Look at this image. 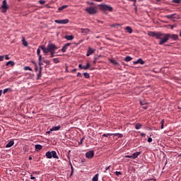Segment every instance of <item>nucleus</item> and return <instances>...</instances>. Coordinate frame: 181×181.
Here are the masks:
<instances>
[{"label":"nucleus","instance_id":"nucleus-48","mask_svg":"<svg viewBox=\"0 0 181 181\" xmlns=\"http://www.w3.org/2000/svg\"><path fill=\"white\" fill-rule=\"evenodd\" d=\"M147 141H148V143H151V142H152V138H151V137H148V140H147Z\"/></svg>","mask_w":181,"mask_h":181},{"label":"nucleus","instance_id":"nucleus-34","mask_svg":"<svg viewBox=\"0 0 181 181\" xmlns=\"http://www.w3.org/2000/svg\"><path fill=\"white\" fill-rule=\"evenodd\" d=\"M43 63H45V64H47V66L50 65V61L47 59H44Z\"/></svg>","mask_w":181,"mask_h":181},{"label":"nucleus","instance_id":"nucleus-32","mask_svg":"<svg viewBox=\"0 0 181 181\" xmlns=\"http://www.w3.org/2000/svg\"><path fill=\"white\" fill-rule=\"evenodd\" d=\"M52 60L55 64L60 63V60H59V58H54Z\"/></svg>","mask_w":181,"mask_h":181},{"label":"nucleus","instance_id":"nucleus-29","mask_svg":"<svg viewBox=\"0 0 181 181\" xmlns=\"http://www.w3.org/2000/svg\"><path fill=\"white\" fill-rule=\"evenodd\" d=\"M124 60L125 62H131V60H132V57L127 56L125 57Z\"/></svg>","mask_w":181,"mask_h":181},{"label":"nucleus","instance_id":"nucleus-10","mask_svg":"<svg viewBox=\"0 0 181 181\" xmlns=\"http://www.w3.org/2000/svg\"><path fill=\"white\" fill-rule=\"evenodd\" d=\"M69 46H71V43H66L64 45V46L62 47V52L63 53H66V52L67 51V48L69 47Z\"/></svg>","mask_w":181,"mask_h":181},{"label":"nucleus","instance_id":"nucleus-28","mask_svg":"<svg viewBox=\"0 0 181 181\" xmlns=\"http://www.w3.org/2000/svg\"><path fill=\"white\" fill-rule=\"evenodd\" d=\"M92 181H98V174H96L92 179Z\"/></svg>","mask_w":181,"mask_h":181},{"label":"nucleus","instance_id":"nucleus-44","mask_svg":"<svg viewBox=\"0 0 181 181\" xmlns=\"http://www.w3.org/2000/svg\"><path fill=\"white\" fill-rule=\"evenodd\" d=\"M181 0H173V4H180Z\"/></svg>","mask_w":181,"mask_h":181},{"label":"nucleus","instance_id":"nucleus-37","mask_svg":"<svg viewBox=\"0 0 181 181\" xmlns=\"http://www.w3.org/2000/svg\"><path fill=\"white\" fill-rule=\"evenodd\" d=\"M33 63L35 66V71H37V70H39V67L37 66V64H36V62H33Z\"/></svg>","mask_w":181,"mask_h":181},{"label":"nucleus","instance_id":"nucleus-4","mask_svg":"<svg viewBox=\"0 0 181 181\" xmlns=\"http://www.w3.org/2000/svg\"><path fill=\"white\" fill-rule=\"evenodd\" d=\"M89 15H94L97 13V7H93V6H89L85 9Z\"/></svg>","mask_w":181,"mask_h":181},{"label":"nucleus","instance_id":"nucleus-51","mask_svg":"<svg viewBox=\"0 0 181 181\" xmlns=\"http://www.w3.org/2000/svg\"><path fill=\"white\" fill-rule=\"evenodd\" d=\"M31 180H34V179H36L33 175H30Z\"/></svg>","mask_w":181,"mask_h":181},{"label":"nucleus","instance_id":"nucleus-58","mask_svg":"<svg viewBox=\"0 0 181 181\" xmlns=\"http://www.w3.org/2000/svg\"><path fill=\"white\" fill-rule=\"evenodd\" d=\"M98 23H103V22L102 21L100 20H97Z\"/></svg>","mask_w":181,"mask_h":181},{"label":"nucleus","instance_id":"nucleus-64","mask_svg":"<svg viewBox=\"0 0 181 181\" xmlns=\"http://www.w3.org/2000/svg\"><path fill=\"white\" fill-rule=\"evenodd\" d=\"M108 169H110V166H109V167H107V168H105V170H108Z\"/></svg>","mask_w":181,"mask_h":181},{"label":"nucleus","instance_id":"nucleus-43","mask_svg":"<svg viewBox=\"0 0 181 181\" xmlns=\"http://www.w3.org/2000/svg\"><path fill=\"white\" fill-rule=\"evenodd\" d=\"M110 63H112V64H117V61H115V59H110Z\"/></svg>","mask_w":181,"mask_h":181},{"label":"nucleus","instance_id":"nucleus-19","mask_svg":"<svg viewBox=\"0 0 181 181\" xmlns=\"http://www.w3.org/2000/svg\"><path fill=\"white\" fill-rule=\"evenodd\" d=\"M65 39H66V40H73V39H74V36H73V35H66Z\"/></svg>","mask_w":181,"mask_h":181},{"label":"nucleus","instance_id":"nucleus-50","mask_svg":"<svg viewBox=\"0 0 181 181\" xmlns=\"http://www.w3.org/2000/svg\"><path fill=\"white\" fill-rule=\"evenodd\" d=\"M141 136L145 138L146 136V134L145 133H141Z\"/></svg>","mask_w":181,"mask_h":181},{"label":"nucleus","instance_id":"nucleus-30","mask_svg":"<svg viewBox=\"0 0 181 181\" xmlns=\"http://www.w3.org/2000/svg\"><path fill=\"white\" fill-rule=\"evenodd\" d=\"M8 91H12V90L11 89V88H8L4 89V90H3V93H4V94H6V93H7Z\"/></svg>","mask_w":181,"mask_h":181},{"label":"nucleus","instance_id":"nucleus-3","mask_svg":"<svg viewBox=\"0 0 181 181\" xmlns=\"http://www.w3.org/2000/svg\"><path fill=\"white\" fill-rule=\"evenodd\" d=\"M98 6L100 11H103L104 12H105V11H109V12H112V9H113L112 7L107 4H100Z\"/></svg>","mask_w":181,"mask_h":181},{"label":"nucleus","instance_id":"nucleus-54","mask_svg":"<svg viewBox=\"0 0 181 181\" xmlns=\"http://www.w3.org/2000/svg\"><path fill=\"white\" fill-rule=\"evenodd\" d=\"M78 67H79V69H83V65L81 64H80L79 65H78Z\"/></svg>","mask_w":181,"mask_h":181},{"label":"nucleus","instance_id":"nucleus-24","mask_svg":"<svg viewBox=\"0 0 181 181\" xmlns=\"http://www.w3.org/2000/svg\"><path fill=\"white\" fill-rule=\"evenodd\" d=\"M15 66V62L13 61H8V62H6V66Z\"/></svg>","mask_w":181,"mask_h":181},{"label":"nucleus","instance_id":"nucleus-6","mask_svg":"<svg viewBox=\"0 0 181 181\" xmlns=\"http://www.w3.org/2000/svg\"><path fill=\"white\" fill-rule=\"evenodd\" d=\"M2 4H3L1 6L2 12L5 13V12H6V11H8V9L9 8V6H8V3L6 2V0H4Z\"/></svg>","mask_w":181,"mask_h":181},{"label":"nucleus","instance_id":"nucleus-53","mask_svg":"<svg viewBox=\"0 0 181 181\" xmlns=\"http://www.w3.org/2000/svg\"><path fill=\"white\" fill-rule=\"evenodd\" d=\"M118 24H113L111 25L112 28H115L116 26H118Z\"/></svg>","mask_w":181,"mask_h":181},{"label":"nucleus","instance_id":"nucleus-47","mask_svg":"<svg viewBox=\"0 0 181 181\" xmlns=\"http://www.w3.org/2000/svg\"><path fill=\"white\" fill-rule=\"evenodd\" d=\"M85 139V138L84 137H83L81 139V141H80V142H79V144H81V145H83V141Z\"/></svg>","mask_w":181,"mask_h":181},{"label":"nucleus","instance_id":"nucleus-41","mask_svg":"<svg viewBox=\"0 0 181 181\" xmlns=\"http://www.w3.org/2000/svg\"><path fill=\"white\" fill-rule=\"evenodd\" d=\"M24 70H29V71H32V68L30 66H25Z\"/></svg>","mask_w":181,"mask_h":181},{"label":"nucleus","instance_id":"nucleus-12","mask_svg":"<svg viewBox=\"0 0 181 181\" xmlns=\"http://www.w3.org/2000/svg\"><path fill=\"white\" fill-rule=\"evenodd\" d=\"M95 52V49H93L91 47H88V52L86 54L87 57H88V56H91V54H93V53H94Z\"/></svg>","mask_w":181,"mask_h":181},{"label":"nucleus","instance_id":"nucleus-38","mask_svg":"<svg viewBox=\"0 0 181 181\" xmlns=\"http://www.w3.org/2000/svg\"><path fill=\"white\" fill-rule=\"evenodd\" d=\"M39 4H40V5H45L46 4V1L40 0Z\"/></svg>","mask_w":181,"mask_h":181},{"label":"nucleus","instance_id":"nucleus-45","mask_svg":"<svg viewBox=\"0 0 181 181\" xmlns=\"http://www.w3.org/2000/svg\"><path fill=\"white\" fill-rule=\"evenodd\" d=\"M38 64L40 67H42V66H43V63H42V61H38Z\"/></svg>","mask_w":181,"mask_h":181},{"label":"nucleus","instance_id":"nucleus-60","mask_svg":"<svg viewBox=\"0 0 181 181\" xmlns=\"http://www.w3.org/2000/svg\"><path fill=\"white\" fill-rule=\"evenodd\" d=\"M87 4H88V5H94V3H93V2H91V3L87 2Z\"/></svg>","mask_w":181,"mask_h":181},{"label":"nucleus","instance_id":"nucleus-59","mask_svg":"<svg viewBox=\"0 0 181 181\" xmlns=\"http://www.w3.org/2000/svg\"><path fill=\"white\" fill-rule=\"evenodd\" d=\"M76 71H77V69H74L71 72H72V73H74V72H76Z\"/></svg>","mask_w":181,"mask_h":181},{"label":"nucleus","instance_id":"nucleus-20","mask_svg":"<svg viewBox=\"0 0 181 181\" xmlns=\"http://www.w3.org/2000/svg\"><path fill=\"white\" fill-rule=\"evenodd\" d=\"M125 30H127L128 33H132V28L129 26L126 27Z\"/></svg>","mask_w":181,"mask_h":181},{"label":"nucleus","instance_id":"nucleus-46","mask_svg":"<svg viewBox=\"0 0 181 181\" xmlns=\"http://www.w3.org/2000/svg\"><path fill=\"white\" fill-rule=\"evenodd\" d=\"M38 62H42V54L41 55H38Z\"/></svg>","mask_w":181,"mask_h":181},{"label":"nucleus","instance_id":"nucleus-11","mask_svg":"<svg viewBox=\"0 0 181 181\" xmlns=\"http://www.w3.org/2000/svg\"><path fill=\"white\" fill-rule=\"evenodd\" d=\"M90 32L91 31L88 28H81V33H83V35H88Z\"/></svg>","mask_w":181,"mask_h":181},{"label":"nucleus","instance_id":"nucleus-17","mask_svg":"<svg viewBox=\"0 0 181 181\" xmlns=\"http://www.w3.org/2000/svg\"><path fill=\"white\" fill-rule=\"evenodd\" d=\"M15 142L13 141H11L6 145V148H11V146H13Z\"/></svg>","mask_w":181,"mask_h":181},{"label":"nucleus","instance_id":"nucleus-31","mask_svg":"<svg viewBox=\"0 0 181 181\" xmlns=\"http://www.w3.org/2000/svg\"><path fill=\"white\" fill-rule=\"evenodd\" d=\"M168 19H173L175 18V14H170L167 16Z\"/></svg>","mask_w":181,"mask_h":181},{"label":"nucleus","instance_id":"nucleus-2","mask_svg":"<svg viewBox=\"0 0 181 181\" xmlns=\"http://www.w3.org/2000/svg\"><path fill=\"white\" fill-rule=\"evenodd\" d=\"M45 156L47 159H52V158H54V159H59V156H57V153H56L55 151H47L45 153Z\"/></svg>","mask_w":181,"mask_h":181},{"label":"nucleus","instance_id":"nucleus-1","mask_svg":"<svg viewBox=\"0 0 181 181\" xmlns=\"http://www.w3.org/2000/svg\"><path fill=\"white\" fill-rule=\"evenodd\" d=\"M148 36H151V37H156L159 41L158 44L160 45H165L169 40V39H173V40H177L179 39V35L177 34H169V33H163L160 32H155L151 31L148 33Z\"/></svg>","mask_w":181,"mask_h":181},{"label":"nucleus","instance_id":"nucleus-63","mask_svg":"<svg viewBox=\"0 0 181 181\" xmlns=\"http://www.w3.org/2000/svg\"><path fill=\"white\" fill-rule=\"evenodd\" d=\"M53 131H50V129H49V131H48V132H47V134H50L51 132H52Z\"/></svg>","mask_w":181,"mask_h":181},{"label":"nucleus","instance_id":"nucleus-18","mask_svg":"<svg viewBox=\"0 0 181 181\" xmlns=\"http://www.w3.org/2000/svg\"><path fill=\"white\" fill-rule=\"evenodd\" d=\"M40 77H42V66L40 67L39 73L37 75V80H40Z\"/></svg>","mask_w":181,"mask_h":181},{"label":"nucleus","instance_id":"nucleus-62","mask_svg":"<svg viewBox=\"0 0 181 181\" xmlns=\"http://www.w3.org/2000/svg\"><path fill=\"white\" fill-rule=\"evenodd\" d=\"M2 93H3V90H0V97H1V95H2Z\"/></svg>","mask_w":181,"mask_h":181},{"label":"nucleus","instance_id":"nucleus-27","mask_svg":"<svg viewBox=\"0 0 181 181\" xmlns=\"http://www.w3.org/2000/svg\"><path fill=\"white\" fill-rule=\"evenodd\" d=\"M140 105H148V103H146L145 100H140Z\"/></svg>","mask_w":181,"mask_h":181},{"label":"nucleus","instance_id":"nucleus-25","mask_svg":"<svg viewBox=\"0 0 181 181\" xmlns=\"http://www.w3.org/2000/svg\"><path fill=\"white\" fill-rule=\"evenodd\" d=\"M141 128H142V124H141L139 123L136 124V125H135L136 129H141Z\"/></svg>","mask_w":181,"mask_h":181},{"label":"nucleus","instance_id":"nucleus-14","mask_svg":"<svg viewBox=\"0 0 181 181\" xmlns=\"http://www.w3.org/2000/svg\"><path fill=\"white\" fill-rule=\"evenodd\" d=\"M139 155H141V151L133 153V155H132V159H136Z\"/></svg>","mask_w":181,"mask_h":181},{"label":"nucleus","instance_id":"nucleus-21","mask_svg":"<svg viewBox=\"0 0 181 181\" xmlns=\"http://www.w3.org/2000/svg\"><path fill=\"white\" fill-rule=\"evenodd\" d=\"M90 66H91V64H90V63H87L86 66H83V70H88V69H90Z\"/></svg>","mask_w":181,"mask_h":181},{"label":"nucleus","instance_id":"nucleus-42","mask_svg":"<svg viewBox=\"0 0 181 181\" xmlns=\"http://www.w3.org/2000/svg\"><path fill=\"white\" fill-rule=\"evenodd\" d=\"M50 53V57H54V53H55V51H52V52H49Z\"/></svg>","mask_w":181,"mask_h":181},{"label":"nucleus","instance_id":"nucleus-49","mask_svg":"<svg viewBox=\"0 0 181 181\" xmlns=\"http://www.w3.org/2000/svg\"><path fill=\"white\" fill-rule=\"evenodd\" d=\"M77 77H83V75H81V73L78 72L77 74Z\"/></svg>","mask_w":181,"mask_h":181},{"label":"nucleus","instance_id":"nucleus-26","mask_svg":"<svg viewBox=\"0 0 181 181\" xmlns=\"http://www.w3.org/2000/svg\"><path fill=\"white\" fill-rule=\"evenodd\" d=\"M113 136V133H108V134H103V136L105 137V138H107L108 136Z\"/></svg>","mask_w":181,"mask_h":181},{"label":"nucleus","instance_id":"nucleus-57","mask_svg":"<svg viewBox=\"0 0 181 181\" xmlns=\"http://www.w3.org/2000/svg\"><path fill=\"white\" fill-rule=\"evenodd\" d=\"M92 1H95V2H103V0H92Z\"/></svg>","mask_w":181,"mask_h":181},{"label":"nucleus","instance_id":"nucleus-8","mask_svg":"<svg viewBox=\"0 0 181 181\" xmlns=\"http://www.w3.org/2000/svg\"><path fill=\"white\" fill-rule=\"evenodd\" d=\"M86 157L88 159H93L94 158V151H89L86 153Z\"/></svg>","mask_w":181,"mask_h":181},{"label":"nucleus","instance_id":"nucleus-56","mask_svg":"<svg viewBox=\"0 0 181 181\" xmlns=\"http://www.w3.org/2000/svg\"><path fill=\"white\" fill-rule=\"evenodd\" d=\"M124 158H130L131 159H132V156H125Z\"/></svg>","mask_w":181,"mask_h":181},{"label":"nucleus","instance_id":"nucleus-15","mask_svg":"<svg viewBox=\"0 0 181 181\" xmlns=\"http://www.w3.org/2000/svg\"><path fill=\"white\" fill-rule=\"evenodd\" d=\"M60 128H62V127L60 125L54 126L50 129V131H59L60 129Z\"/></svg>","mask_w":181,"mask_h":181},{"label":"nucleus","instance_id":"nucleus-55","mask_svg":"<svg viewBox=\"0 0 181 181\" xmlns=\"http://www.w3.org/2000/svg\"><path fill=\"white\" fill-rule=\"evenodd\" d=\"M5 59H6V60H9V56L8 55H6L5 56Z\"/></svg>","mask_w":181,"mask_h":181},{"label":"nucleus","instance_id":"nucleus-33","mask_svg":"<svg viewBox=\"0 0 181 181\" xmlns=\"http://www.w3.org/2000/svg\"><path fill=\"white\" fill-rule=\"evenodd\" d=\"M83 76L85 78H90V74L88 73H83Z\"/></svg>","mask_w":181,"mask_h":181},{"label":"nucleus","instance_id":"nucleus-52","mask_svg":"<svg viewBox=\"0 0 181 181\" xmlns=\"http://www.w3.org/2000/svg\"><path fill=\"white\" fill-rule=\"evenodd\" d=\"M0 62H4V56H0Z\"/></svg>","mask_w":181,"mask_h":181},{"label":"nucleus","instance_id":"nucleus-7","mask_svg":"<svg viewBox=\"0 0 181 181\" xmlns=\"http://www.w3.org/2000/svg\"><path fill=\"white\" fill-rule=\"evenodd\" d=\"M55 23H59L61 25H67L70 21L69 19H64V20H55Z\"/></svg>","mask_w":181,"mask_h":181},{"label":"nucleus","instance_id":"nucleus-22","mask_svg":"<svg viewBox=\"0 0 181 181\" xmlns=\"http://www.w3.org/2000/svg\"><path fill=\"white\" fill-rule=\"evenodd\" d=\"M66 8H69V6L68 5H64L61 7H59L58 11H63V9H66Z\"/></svg>","mask_w":181,"mask_h":181},{"label":"nucleus","instance_id":"nucleus-23","mask_svg":"<svg viewBox=\"0 0 181 181\" xmlns=\"http://www.w3.org/2000/svg\"><path fill=\"white\" fill-rule=\"evenodd\" d=\"M113 136H117V138H122L123 136L122 134H119V133H113Z\"/></svg>","mask_w":181,"mask_h":181},{"label":"nucleus","instance_id":"nucleus-39","mask_svg":"<svg viewBox=\"0 0 181 181\" xmlns=\"http://www.w3.org/2000/svg\"><path fill=\"white\" fill-rule=\"evenodd\" d=\"M40 47H38L37 48V56H40L41 54H40Z\"/></svg>","mask_w":181,"mask_h":181},{"label":"nucleus","instance_id":"nucleus-5","mask_svg":"<svg viewBox=\"0 0 181 181\" xmlns=\"http://www.w3.org/2000/svg\"><path fill=\"white\" fill-rule=\"evenodd\" d=\"M47 47L49 52H56V50H57V49H59V47H57V46H56V45H54L53 43L48 44Z\"/></svg>","mask_w":181,"mask_h":181},{"label":"nucleus","instance_id":"nucleus-9","mask_svg":"<svg viewBox=\"0 0 181 181\" xmlns=\"http://www.w3.org/2000/svg\"><path fill=\"white\" fill-rule=\"evenodd\" d=\"M41 50H42L43 53L45 54V56H47V54L49 53V49L45 47L44 45L40 46Z\"/></svg>","mask_w":181,"mask_h":181},{"label":"nucleus","instance_id":"nucleus-35","mask_svg":"<svg viewBox=\"0 0 181 181\" xmlns=\"http://www.w3.org/2000/svg\"><path fill=\"white\" fill-rule=\"evenodd\" d=\"M23 46H28V41L25 40V38L23 39Z\"/></svg>","mask_w":181,"mask_h":181},{"label":"nucleus","instance_id":"nucleus-13","mask_svg":"<svg viewBox=\"0 0 181 181\" xmlns=\"http://www.w3.org/2000/svg\"><path fill=\"white\" fill-rule=\"evenodd\" d=\"M134 64H145V62L142 60L141 58H139L137 61L133 62Z\"/></svg>","mask_w":181,"mask_h":181},{"label":"nucleus","instance_id":"nucleus-40","mask_svg":"<svg viewBox=\"0 0 181 181\" xmlns=\"http://www.w3.org/2000/svg\"><path fill=\"white\" fill-rule=\"evenodd\" d=\"M115 175H116V176H119V175H122V173H121V171H116Z\"/></svg>","mask_w":181,"mask_h":181},{"label":"nucleus","instance_id":"nucleus-16","mask_svg":"<svg viewBox=\"0 0 181 181\" xmlns=\"http://www.w3.org/2000/svg\"><path fill=\"white\" fill-rule=\"evenodd\" d=\"M35 151L37 152H39V151H41V149L43 148V146L42 145L37 144V145H35Z\"/></svg>","mask_w":181,"mask_h":181},{"label":"nucleus","instance_id":"nucleus-36","mask_svg":"<svg viewBox=\"0 0 181 181\" xmlns=\"http://www.w3.org/2000/svg\"><path fill=\"white\" fill-rule=\"evenodd\" d=\"M163 124H165V119H163L160 122L161 129H163Z\"/></svg>","mask_w":181,"mask_h":181},{"label":"nucleus","instance_id":"nucleus-61","mask_svg":"<svg viewBox=\"0 0 181 181\" xmlns=\"http://www.w3.org/2000/svg\"><path fill=\"white\" fill-rule=\"evenodd\" d=\"M143 108H144V110H146V109L148 108V106H143Z\"/></svg>","mask_w":181,"mask_h":181}]
</instances>
